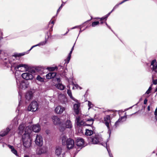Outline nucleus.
<instances>
[{"instance_id": "cd10ccee", "label": "nucleus", "mask_w": 157, "mask_h": 157, "mask_svg": "<svg viewBox=\"0 0 157 157\" xmlns=\"http://www.w3.org/2000/svg\"><path fill=\"white\" fill-rule=\"evenodd\" d=\"M67 93L70 98H71L72 100L76 101H77L72 96V93L70 90H68L67 91Z\"/></svg>"}, {"instance_id": "4be33fe9", "label": "nucleus", "mask_w": 157, "mask_h": 157, "mask_svg": "<svg viewBox=\"0 0 157 157\" xmlns=\"http://www.w3.org/2000/svg\"><path fill=\"white\" fill-rule=\"evenodd\" d=\"M55 86L57 89L61 90H63L65 88V86L61 83L56 84Z\"/></svg>"}, {"instance_id": "bb28decb", "label": "nucleus", "mask_w": 157, "mask_h": 157, "mask_svg": "<svg viewBox=\"0 0 157 157\" xmlns=\"http://www.w3.org/2000/svg\"><path fill=\"white\" fill-rule=\"evenodd\" d=\"M25 129V126L23 124H20L18 127L19 133L20 134H22L24 132Z\"/></svg>"}, {"instance_id": "b1692460", "label": "nucleus", "mask_w": 157, "mask_h": 157, "mask_svg": "<svg viewBox=\"0 0 157 157\" xmlns=\"http://www.w3.org/2000/svg\"><path fill=\"white\" fill-rule=\"evenodd\" d=\"M8 147L11 150V151L17 156H18L17 151L15 149L14 147L13 146H11L10 144L8 145Z\"/></svg>"}, {"instance_id": "680f3d73", "label": "nucleus", "mask_w": 157, "mask_h": 157, "mask_svg": "<svg viewBox=\"0 0 157 157\" xmlns=\"http://www.w3.org/2000/svg\"><path fill=\"white\" fill-rule=\"evenodd\" d=\"M3 143V141L2 140L1 138V137H0V143Z\"/></svg>"}, {"instance_id": "774afa93", "label": "nucleus", "mask_w": 157, "mask_h": 157, "mask_svg": "<svg viewBox=\"0 0 157 157\" xmlns=\"http://www.w3.org/2000/svg\"><path fill=\"white\" fill-rule=\"evenodd\" d=\"M157 91V87L155 89V92H156Z\"/></svg>"}, {"instance_id": "bf43d9fd", "label": "nucleus", "mask_w": 157, "mask_h": 157, "mask_svg": "<svg viewBox=\"0 0 157 157\" xmlns=\"http://www.w3.org/2000/svg\"><path fill=\"white\" fill-rule=\"evenodd\" d=\"M147 110L149 111L150 110V106L149 105L148 106V107H147Z\"/></svg>"}, {"instance_id": "412c9836", "label": "nucleus", "mask_w": 157, "mask_h": 157, "mask_svg": "<svg viewBox=\"0 0 157 157\" xmlns=\"http://www.w3.org/2000/svg\"><path fill=\"white\" fill-rule=\"evenodd\" d=\"M80 105L79 104H75L74 105V111L75 113L78 114L79 113V108Z\"/></svg>"}, {"instance_id": "7ed1b4c3", "label": "nucleus", "mask_w": 157, "mask_h": 157, "mask_svg": "<svg viewBox=\"0 0 157 157\" xmlns=\"http://www.w3.org/2000/svg\"><path fill=\"white\" fill-rule=\"evenodd\" d=\"M29 129H31V133L32 131H33L35 132H39L40 131V128L39 125V124H36L33 125L32 127L30 125H29L28 126L26 127L25 128V131H27V133H28Z\"/></svg>"}, {"instance_id": "4c0bfd02", "label": "nucleus", "mask_w": 157, "mask_h": 157, "mask_svg": "<svg viewBox=\"0 0 157 157\" xmlns=\"http://www.w3.org/2000/svg\"><path fill=\"white\" fill-rule=\"evenodd\" d=\"M99 22L98 21H94L92 23L91 25L92 27H95L99 25Z\"/></svg>"}, {"instance_id": "f03ea898", "label": "nucleus", "mask_w": 157, "mask_h": 157, "mask_svg": "<svg viewBox=\"0 0 157 157\" xmlns=\"http://www.w3.org/2000/svg\"><path fill=\"white\" fill-rule=\"evenodd\" d=\"M88 140L89 143L91 144H102L104 145L105 143L101 142L102 140L101 136L98 134H95L91 137L88 138Z\"/></svg>"}, {"instance_id": "a211bd4d", "label": "nucleus", "mask_w": 157, "mask_h": 157, "mask_svg": "<svg viewBox=\"0 0 157 157\" xmlns=\"http://www.w3.org/2000/svg\"><path fill=\"white\" fill-rule=\"evenodd\" d=\"M65 110V108L61 106H59L56 108L55 109V112L57 114H61Z\"/></svg>"}, {"instance_id": "6e6552de", "label": "nucleus", "mask_w": 157, "mask_h": 157, "mask_svg": "<svg viewBox=\"0 0 157 157\" xmlns=\"http://www.w3.org/2000/svg\"><path fill=\"white\" fill-rule=\"evenodd\" d=\"M29 86V82L27 81L22 80L18 87L20 89H25L28 88Z\"/></svg>"}, {"instance_id": "ddd939ff", "label": "nucleus", "mask_w": 157, "mask_h": 157, "mask_svg": "<svg viewBox=\"0 0 157 157\" xmlns=\"http://www.w3.org/2000/svg\"><path fill=\"white\" fill-rule=\"evenodd\" d=\"M33 93L31 91H27L25 95V98L26 99L25 102H27V101H30L33 98Z\"/></svg>"}, {"instance_id": "5fc2aeb1", "label": "nucleus", "mask_w": 157, "mask_h": 157, "mask_svg": "<svg viewBox=\"0 0 157 157\" xmlns=\"http://www.w3.org/2000/svg\"><path fill=\"white\" fill-rule=\"evenodd\" d=\"M147 98L145 99L144 101V104H146L147 103Z\"/></svg>"}, {"instance_id": "79ce46f5", "label": "nucleus", "mask_w": 157, "mask_h": 157, "mask_svg": "<svg viewBox=\"0 0 157 157\" xmlns=\"http://www.w3.org/2000/svg\"><path fill=\"white\" fill-rule=\"evenodd\" d=\"M152 71H154L155 72L157 73V64H156L155 65L153 66H152Z\"/></svg>"}, {"instance_id": "e2e57ef3", "label": "nucleus", "mask_w": 157, "mask_h": 157, "mask_svg": "<svg viewBox=\"0 0 157 157\" xmlns=\"http://www.w3.org/2000/svg\"><path fill=\"white\" fill-rule=\"evenodd\" d=\"M109 15L108 14V13L105 16V18H108V17H109Z\"/></svg>"}, {"instance_id": "aec40b11", "label": "nucleus", "mask_w": 157, "mask_h": 157, "mask_svg": "<svg viewBox=\"0 0 157 157\" xmlns=\"http://www.w3.org/2000/svg\"><path fill=\"white\" fill-rule=\"evenodd\" d=\"M47 40L46 38L45 40V41L41 42L40 43H39L38 44H37L36 45H35L32 46L31 47V48H30V49L28 51V52L29 51H30L33 48H34L35 47H36L37 46H43V45H44L46 44V43L47 42Z\"/></svg>"}, {"instance_id": "8fccbe9b", "label": "nucleus", "mask_w": 157, "mask_h": 157, "mask_svg": "<svg viewBox=\"0 0 157 157\" xmlns=\"http://www.w3.org/2000/svg\"><path fill=\"white\" fill-rule=\"evenodd\" d=\"M79 87V86L77 84H74V86L73 87L72 89H74L75 87L76 89H78Z\"/></svg>"}, {"instance_id": "9b49d317", "label": "nucleus", "mask_w": 157, "mask_h": 157, "mask_svg": "<svg viewBox=\"0 0 157 157\" xmlns=\"http://www.w3.org/2000/svg\"><path fill=\"white\" fill-rule=\"evenodd\" d=\"M11 131V129L9 127L6 128L2 130L0 132V136L3 137L7 135L9 132L10 133Z\"/></svg>"}, {"instance_id": "052dcab7", "label": "nucleus", "mask_w": 157, "mask_h": 157, "mask_svg": "<svg viewBox=\"0 0 157 157\" xmlns=\"http://www.w3.org/2000/svg\"><path fill=\"white\" fill-rule=\"evenodd\" d=\"M107 27L110 29H111V31L113 32V31L111 29V27H110V26H109V25H108V26H107Z\"/></svg>"}, {"instance_id": "3c124183", "label": "nucleus", "mask_w": 157, "mask_h": 157, "mask_svg": "<svg viewBox=\"0 0 157 157\" xmlns=\"http://www.w3.org/2000/svg\"><path fill=\"white\" fill-rule=\"evenodd\" d=\"M92 105V103L90 101H88V106H89V109H90L91 107V105Z\"/></svg>"}, {"instance_id": "c03bdc74", "label": "nucleus", "mask_w": 157, "mask_h": 157, "mask_svg": "<svg viewBox=\"0 0 157 157\" xmlns=\"http://www.w3.org/2000/svg\"><path fill=\"white\" fill-rule=\"evenodd\" d=\"M152 78L153 84L154 85L157 84V79L154 80L153 75L152 76Z\"/></svg>"}, {"instance_id": "72a5a7b5", "label": "nucleus", "mask_w": 157, "mask_h": 157, "mask_svg": "<svg viewBox=\"0 0 157 157\" xmlns=\"http://www.w3.org/2000/svg\"><path fill=\"white\" fill-rule=\"evenodd\" d=\"M19 94V104L18 105V108H18L19 106L21 104V94L20 92H18Z\"/></svg>"}, {"instance_id": "603ef678", "label": "nucleus", "mask_w": 157, "mask_h": 157, "mask_svg": "<svg viewBox=\"0 0 157 157\" xmlns=\"http://www.w3.org/2000/svg\"><path fill=\"white\" fill-rule=\"evenodd\" d=\"M100 19L101 21H102L103 20H106L107 18H105V16L104 17L100 18Z\"/></svg>"}, {"instance_id": "c85d7f7f", "label": "nucleus", "mask_w": 157, "mask_h": 157, "mask_svg": "<svg viewBox=\"0 0 157 157\" xmlns=\"http://www.w3.org/2000/svg\"><path fill=\"white\" fill-rule=\"evenodd\" d=\"M128 0H123V1H122L121 2H120V3L117 4H116L113 8V9L112 10V11H113L115 10L117 8L119 5H121L124 3V2L128 1Z\"/></svg>"}, {"instance_id": "dca6fc26", "label": "nucleus", "mask_w": 157, "mask_h": 157, "mask_svg": "<svg viewBox=\"0 0 157 157\" xmlns=\"http://www.w3.org/2000/svg\"><path fill=\"white\" fill-rule=\"evenodd\" d=\"M47 151V148L45 147H43L38 148L36 151V153L38 155L45 153Z\"/></svg>"}, {"instance_id": "2f4dec72", "label": "nucleus", "mask_w": 157, "mask_h": 157, "mask_svg": "<svg viewBox=\"0 0 157 157\" xmlns=\"http://www.w3.org/2000/svg\"><path fill=\"white\" fill-rule=\"evenodd\" d=\"M94 121V119L93 118H91L88 119L87 120V121L90 122V124H87V126H91V125L93 124V123Z\"/></svg>"}, {"instance_id": "2eb2a0df", "label": "nucleus", "mask_w": 157, "mask_h": 157, "mask_svg": "<svg viewBox=\"0 0 157 157\" xmlns=\"http://www.w3.org/2000/svg\"><path fill=\"white\" fill-rule=\"evenodd\" d=\"M76 144L78 147H82L85 146L84 140L82 138H78L76 140Z\"/></svg>"}, {"instance_id": "a19ab883", "label": "nucleus", "mask_w": 157, "mask_h": 157, "mask_svg": "<svg viewBox=\"0 0 157 157\" xmlns=\"http://www.w3.org/2000/svg\"><path fill=\"white\" fill-rule=\"evenodd\" d=\"M152 71H154L155 72L157 73V64H156L155 65L153 66H152Z\"/></svg>"}, {"instance_id": "f704fd0d", "label": "nucleus", "mask_w": 157, "mask_h": 157, "mask_svg": "<svg viewBox=\"0 0 157 157\" xmlns=\"http://www.w3.org/2000/svg\"><path fill=\"white\" fill-rule=\"evenodd\" d=\"M72 51H71L70 52H69V55H68V57L67 58V63H69L70 59H71V54H72Z\"/></svg>"}, {"instance_id": "864d4df0", "label": "nucleus", "mask_w": 157, "mask_h": 157, "mask_svg": "<svg viewBox=\"0 0 157 157\" xmlns=\"http://www.w3.org/2000/svg\"><path fill=\"white\" fill-rule=\"evenodd\" d=\"M56 80L57 82L58 83H60V82H61V80L60 78H56Z\"/></svg>"}, {"instance_id": "f257e3e1", "label": "nucleus", "mask_w": 157, "mask_h": 157, "mask_svg": "<svg viewBox=\"0 0 157 157\" xmlns=\"http://www.w3.org/2000/svg\"><path fill=\"white\" fill-rule=\"evenodd\" d=\"M31 129H29V131L27 133V131H25L24 133L22 136V140L24 146L27 148L29 147L31 144L32 140L30 136Z\"/></svg>"}, {"instance_id": "a878e982", "label": "nucleus", "mask_w": 157, "mask_h": 157, "mask_svg": "<svg viewBox=\"0 0 157 157\" xmlns=\"http://www.w3.org/2000/svg\"><path fill=\"white\" fill-rule=\"evenodd\" d=\"M62 152V148L60 147H57L55 151V154L58 156L60 155Z\"/></svg>"}, {"instance_id": "6ab92c4d", "label": "nucleus", "mask_w": 157, "mask_h": 157, "mask_svg": "<svg viewBox=\"0 0 157 157\" xmlns=\"http://www.w3.org/2000/svg\"><path fill=\"white\" fill-rule=\"evenodd\" d=\"M52 121L54 124L55 125H58L60 123V119L58 117L54 116L52 117Z\"/></svg>"}, {"instance_id": "473e14b6", "label": "nucleus", "mask_w": 157, "mask_h": 157, "mask_svg": "<svg viewBox=\"0 0 157 157\" xmlns=\"http://www.w3.org/2000/svg\"><path fill=\"white\" fill-rule=\"evenodd\" d=\"M36 79L40 82H44V79L43 78H42L39 75H38L36 78Z\"/></svg>"}, {"instance_id": "7c9ffc66", "label": "nucleus", "mask_w": 157, "mask_h": 157, "mask_svg": "<svg viewBox=\"0 0 157 157\" xmlns=\"http://www.w3.org/2000/svg\"><path fill=\"white\" fill-rule=\"evenodd\" d=\"M68 139L65 136H63L62 138V143L63 145H65L67 142V140Z\"/></svg>"}, {"instance_id": "39448f33", "label": "nucleus", "mask_w": 157, "mask_h": 157, "mask_svg": "<svg viewBox=\"0 0 157 157\" xmlns=\"http://www.w3.org/2000/svg\"><path fill=\"white\" fill-rule=\"evenodd\" d=\"M21 67H23L26 69L28 68V67L26 64H18L16 63H14L11 65V70L14 69L15 70L17 71L19 68Z\"/></svg>"}, {"instance_id": "0eeeda50", "label": "nucleus", "mask_w": 157, "mask_h": 157, "mask_svg": "<svg viewBox=\"0 0 157 157\" xmlns=\"http://www.w3.org/2000/svg\"><path fill=\"white\" fill-rule=\"evenodd\" d=\"M72 127V125L71 121L67 120L66 122L65 126H61L60 128L61 131H63L66 128H71Z\"/></svg>"}, {"instance_id": "5701e85b", "label": "nucleus", "mask_w": 157, "mask_h": 157, "mask_svg": "<svg viewBox=\"0 0 157 157\" xmlns=\"http://www.w3.org/2000/svg\"><path fill=\"white\" fill-rule=\"evenodd\" d=\"M56 75L55 72H50L46 75V77L47 79H50L54 78Z\"/></svg>"}, {"instance_id": "9d476101", "label": "nucleus", "mask_w": 157, "mask_h": 157, "mask_svg": "<svg viewBox=\"0 0 157 157\" xmlns=\"http://www.w3.org/2000/svg\"><path fill=\"white\" fill-rule=\"evenodd\" d=\"M68 149H72L74 146L75 142L74 140L70 138L67 139L66 143Z\"/></svg>"}, {"instance_id": "4d7b16f0", "label": "nucleus", "mask_w": 157, "mask_h": 157, "mask_svg": "<svg viewBox=\"0 0 157 157\" xmlns=\"http://www.w3.org/2000/svg\"><path fill=\"white\" fill-rule=\"evenodd\" d=\"M78 27H79V26H74V27H73V28H71V29H75V28H78Z\"/></svg>"}, {"instance_id": "338daca9", "label": "nucleus", "mask_w": 157, "mask_h": 157, "mask_svg": "<svg viewBox=\"0 0 157 157\" xmlns=\"http://www.w3.org/2000/svg\"><path fill=\"white\" fill-rule=\"evenodd\" d=\"M5 145H6V144H2V147H5Z\"/></svg>"}, {"instance_id": "37998d69", "label": "nucleus", "mask_w": 157, "mask_h": 157, "mask_svg": "<svg viewBox=\"0 0 157 157\" xmlns=\"http://www.w3.org/2000/svg\"><path fill=\"white\" fill-rule=\"evenodd\" d=\"M152 71H154L155 72L157 73V64H156L155 65L153 66H152Z\"/></svg>"}, {"instance_id": "0e129e2a", "label": "nucleus", "mask_w": 157, "mask_h": 157, "mask_svg": "<svg viewBox=\"0 0 157 157\" xmlns=\"http://www.w3.org/2000/svg\"><path fill=\"white\" fill-rule=\"evenodd\" d=\"M17 118H16V117H15L13 119V121H17Z\"/></svg>"}, {"instance_id": "423d86ee", "label": "nucleus", "mask_w": 157, "mask_h": 157, "mask_svg": "<svg viewBox=\"0 0 157 157\" xmlns=\"http://www.w3.org/2000/svg\"><path fill=\"white\" fill-rule=\"evenodd\" d=\"M35 144L39 146H41L43 144V138L40 135H37L35 140Z\"/></svg>"}, {"instance_id": "393cba45", "label": "nucleus", "mask_w": 157, "mask_h": 157, "mask_svg": "<svg viewBox=\"0 0 157 157\" xmlns=\"http://www.w3.org/2000/svg\"><path fill=\"white\" fill-rule=\"evenodd\" d=\"M85 131V134L86 136H90L92 135H94L95 134L93 130H89L88 129H86Z\"/></svg>"}, {"instance_id": "58836bf2", "label": "nucleus", "mask_w": 157, "mask_h": 157, "mask_svg": "<svg viewBox=\"0 0 157 157\" xmlns=\"http://www.w3.org/2000/svg\"><path fill=\"white\" fill-rule=\"evenodd\" d=\"M152 84H151L150 86L149 87L148 89L147 90L145 94H149L151 92V90L152 89Z\"/></svg>"}, {"instance_id": "09e8293b", "label": "nucleus", "mask_w": 157, "mask_h": 157, "mask_svg": "<svg viewBox=\"0 0 157 157\" xmlns=\"http://www.w3.org/2000/svg\"><path fill=\"white\" fill-rule=\"evenodd\" d=\"M50 23H51L52 24H53V25L51 26V30L52 31V28L53 27V25L54 23V21L53 20L52 21H51V20L50 21V22H49V24L50 25Z\"/></svg>"}, {"instance_id": "a18cd8bd", "label": "nucleus", "mask_w": 157, "mask_h": 157, "mask_svg": "<svg viewBox=\"0 0 157 157\" xmlns=\"http://www.w3.org/2000/svg\"><path fill=\"white\" fill-rule=\"evenodd\" d=\"M66 2L63 3H63L59 7V9L57 10V13H58V12L61 9L62 7L63 6V5L65 4Z\"/></svg>"}, {"instance_id": "f3484780", "label": "nucleus", "mask_w": 157, "mask_h": 157, "mask_svg": "<svg viewBox=\"0 0 157 157\" xmlns=\"http://www.w3.org/2000/svg\"><path fill=\"white\" fill-rule=\"evenodd\" d=\"M76 122L77 125L78 126H87V124L86 123L83 121L81 120L80 117H79L76 118Z\"/></svg>"}, {"instance_id": "c756f323", "label": "nucleus", "mask_w": 157, "mask_h": 157, "mask_svg": "<svg viewBox=\"0 0 157 157\" xmlns=\"http://www.w3.org/2000/svg\"><path fill=\"white\" fill-rule=\"evenodd\" d=\"M103 146L105 147H106V148L107 149V150L108 151V152L109 155L110 157H113L112 154L111 153V151L110 149L108 148L107 147V144L106 143H104V145L102 144H101Z\"/></svg>"}, {"instance_id": "de8ad7c7", "label": "nucleus", "mask_w": 157, "mask_h": 157, "mask_svg": "<svg viewBox=\"0 0 157 157\" xmlns=\"http://www.w3.org/2000/svg\"><path fill=\"white\" fill-rule=\"evenodd\" d=\"M16 81L18 87L20 85V83H21V81L17 79H16Z\"/></svg>"}, {"instance_id": "1a4fd4ad", "label": "nucleus", "mask_w": 157, "mask_h": 157, "mask_svg": "<svg viewBox=\"0 0 157 157\" xmlns=\"http://www.w3.org/2000/svg\"><path fill=\"white\" fill-rule=\"evenodd\" d=\"M104 123L107 126L109 131H110L109 124H111V121L110 116L109 115H107L104 117Z\"/></svg>"}, {"instance_id": "4468645a", "label": "nucleus", "mask_w": 157, "mask_h": 157, "mask_svg": "<svg viewBox=\"0 0 157 157\" xmlns=\"http://www.w3.org/2000/svg\"><path fill=\"white\" fill-rule=\"evenodd\" d=\"M126 114V113H125V115L121 117L116 121L114 124V126H115L116 128L121 123H122L126 120L127 117Z\"/></svg>"}, {"instance_id": "69168bd1", "label": "nucleus", "mask_w": 157, "mask_h": 157, "mask_svg": "<svg viewBox=\"0 0 157 157\" xmlns=\"http://www.w3.org/2000/svg\"><path fill=\"white\" fill-rule=\"evenodd\" d=\"M101 21V22H100V24H102L103 23H104V22L103 21H102H102Z\"/></svg>"}, {"instance_id": "f8f14e48", "label": "nucleus", "mask_w": 157, "mask_h": 157, "mask_svg": "<svg viewBox=\"0 0 157 157\" xmlns=\"http://www.w3.org/2000/svg\"><path fill=\"white\" fill-rule=\"evenodd\" d=\"M22 78L26 80H32L33 78V75L29 72H25L23 73L21 75Z\"/></svg>"}, {"instance_id": "e433bc0d", "label": "nucleus", "mask_w": 157, "mask_h": 157, "mask_svg": "<svg viewBox=\"0 0 157 157\" xmlns=\"http://www.w3.org/2000/svg\"><path fill=\"white\" fill-rule=\"evenodd\" d=\"M56 68H57L56 67H48L47 68V69L50 71H54Z\"/></svg>"}, {"instance_id": "6e6d98bb", "label": "nucleus", "mask_w": 157, "mask_h": 157, "mask_svg": "<svg viewBox=\"0 0 157 157\" xmlns=\"http://www.w3.org/2000/svg\"><path fill=\"white\" fill-rule=\"evenodd\" d=\"M154 114L155 116H157V109H155L154 113Z\"/></svg>"}, {"instance_id": "20e7f679", "label": "nucleus", "mask_w": 157, "mask_h": 157, "mask_svg": "<svg viewBox=\"0 0 157 157\" xmlns=\"http://www.w3.org/2000/svg\"><path fill=\"white\" fill-rule=\"evenodd\" d=\"M38 105L36 101H33L30 104L28 108L29 111L32 112L36 111L38 109Z\"/></svg>"}, {"instance_id": "13d9d810", "label": "nucleus", "mask_w": 157, "mask_h": 157, "mask_svg": "<svg viewBox=\"0 0 157 157\" xmlns=\"http://www.w3.org/2000/svg\"><path fill=\"white\" fill-rule=\"evenodd\" d=\"M85 29H83V30H81V29H80V31H79V34L80 33H81V32H82ZM79 35V34H78V36ZM78 37H77V38H78Z\"/></svg>"}, {"instance_id": "c9c22d12", "label": "nucleus", "mask_w": 157, "mask_h": 157, "mask_svg": "<svg viewBox=\"0 0 157 157\" xmlns=\"http://www.w3.org/2000/svg\"><path fill=\"white\" fill-rule=\"evenodd\" d=\"M25 52L19 53V54H16L14 55L13 56H14L15 57H19L20 56H23L25 54Z\"/></svg>"}, {"instance_id": "ea45409f", "label": "nucleus", "mask_w": 157, "mask_h": 157, "mask_svg": "<svg viewBox=\"0 0 157 157\" xmlns=\"http://www.w3.org/2000/svg\"><path fill=\"white\" fill-rule=\"evenodd\" d=\"M40 71V69L39 67H37L35 68V70H32V71L34 73L36 72H39Z\"/></svg>"}, {"instance_id": "49530a36", "label": "nucleus", "mask_w": 157, "mask_h": 157, "mask_svg": "<svg viewBox=\"0 0 157 157\" xmlns=\"http://www.w3.org/2000/svg\"><path fill=\"white\" fill-rule=\"evenodd\" d=\"M156 60L155 59H154L152 61L151 63V65L152 66H155V63H156Z\"/></svg>"}]
</instances>
